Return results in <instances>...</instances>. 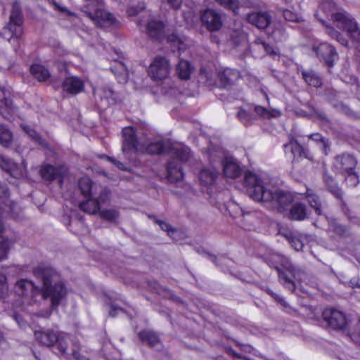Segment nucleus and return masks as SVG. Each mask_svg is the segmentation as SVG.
<instances>
[{"label": "nucleus", "instance_id": "obj_26", "mask_svg": "<svg viewBox=\"0 0 360 360\" xmlns=\"http://www.w3.org/2000/svg\"><path fill=\"white\" fill-rule=\"evenodd\" d=\"M323 179L328 191L338 199L342 200L343 195L342 191L333 176L325 173L323 176Z\"/></svg>", "mask_w": 360, "mask_h": 360}, {"label": "nucleus", "instance_id": "obj_51", "mask_svg": "<svg viewBox=\"0 0 360 360\" xmlns=\"http://www.w3.org/2000/svg\"><path fill=\"white\" fill-rule=\"evenodd\" d=\"M350 338L355 343L360 345V318L351 332Z\"/></svg>", "mask_w": 360, "mask_h": 360}, {"label": "nucleus", "instance_id": "obj_40", "mask_svg": "<svg viewBox=\"0 0 360 360\" xmlns=\"http://www.w3.org/2000/svg\"><path fill=\"white\" fill-rule=\"evenodd\" d=\"M321 8L326 13L332 12L331 18L333 20V22L336 24L337 26H338L337 22H335V20L333 18V15L334 14H336L338 13H347L352 18H353L347 12H346L345 11L341 10V11H338L335 12L334 11L336 8V5L332 0H323V1L321 4Z\"/></svg>", "mask_w": 360, "mask_h": 360}, {"label": "nucleus", "instance_id": "obj_61", "mask_svg": "<svg viewBox=\"0 0 360 360\" xmlns=\"http://www.w3.org/2000/svg\"><path fill=\"white\" fill-rule=\"evenodd\" d=\"M169 4H170L174 9L180 8L182 0H167Z\"/></svg>", "mask_w": 360, "mask_h": 360}, {"label": "nucleus", "instance_id": "obj_10", "mask_svg": "<svg viewBox=\"0 0 360 360\" xmlns=\"http://www.w3.org/2000/svg\"><path fill=\"white\" fill-rule=\"evenodd\" d=\"M333 18L337 22L338 27L346 30L350 37L359 44V49H360V28L354 19L344 13L334 14Z\"/></svg>", "mask_w": 360, "mask_h": 360}, {"label": "nucleus", "instance_id": "obj_32", "mask_svg": "<svg viewBox=\"0 0 360 360\" xmlns=\"http://www.w3.org/2000/svg\"><path fill=\"white\" fill-rule=\"evenodd\" d=\"M0 167L14 178L18 177V166L11 159L0 155Z\"/></svg>", "mask_w": 360, "mask_h": 360}, {"label": "nucleus", "instance_id": "obj_60", "mask_svg": "<svg viewBox=\"0 0 360 360\" xmlns=\"http://www.w3.org/2000/svg\"><path fill=\"white\" fill-rule=\"evenodd\" d=\"M48 1L50 4L54 6L56 9L63 13L68 12L65 8L60 6L55 0H48Z\"/></svg>", "mask_w": 360, "mask_h": 360}, {"label": "nucleus", "instance_id": "obj_4", "mask_svg": "<svg viewBox=\"0 0 360 360\" xmlns=\"http://www.w3.org/2000/svg\"><path fill=\"white\" fill-rule=\"evenodd\" d=\"M85 15L97 25L117 26L120 22L112 13L103 9L102 0H86Z\"/></svg>", "mask_w": 360, "mask_h": 360}, {"label": "nucleus", "instance_id": "obj_9", "mask_svg": "<svg viewBox=\"0 0 360 360\" xmlns=\"http://www.w3.org/2000/svg\"><path fill=\"white\" fill-rule=\"evenodd\" d=\"M199 15L202 25L209 32H217L222 27V15L217 10L213 8L201 10Z\"/></svg>", "mask_w": 360, "mask_h": 360}, {"label": "nucleus", "instance_id": "obj_17", "mask_svg": "<svg viewBox=\"0 0 360 360\" xmlns=\"http://www.w3.org/2000/svg\"><path fill=\"white\" fill-rule=\"evenodd\" d=\"M41 176L43 179L53 181L54 179L62 180L63 176L67 173V169L62 165L53 166L45 165L40 169Z\"/></svg>", "mask_w": 360, "mask_h": 360}, {"label": "nucleus", "instance_id": "obj_48", "mask_svg": "<svg viewBox=\"0 0 360 360\" xmlns=\"http://www.w3.org/2000/svg\"><path fill=\"white\" fill-rule=\"evenodd\" d=\"M221 6L226 9L231 10L235 14H237L238 9V3L234 0H214Z\"/></svg>", "mask_w": 360, "mask_h": 360}, {"label": "nucleus", "instance_id": "obj_12", "mask_svg": "<svg viewBox=\"0 0 360 360\" xmlns=\"http://www.w3.org/2000/svg\"><path fill=\"white\" fill-rule=\"evenodd\" d=\"M122 146L123 153L138 152L143 150L144 146L138 141L136 133L131 127H124L122 129Z\"/></svg>", "mask_w": 360, "mask_h": 360}, {"label": "nucleus", "instance_id": "obj_29", "mask_svg": "<svg viewBox=\"0 0 360 360\" xmlns=\"http://www.w3.org/2000/svg\"><path fill=\"white\" fill-rule=\"evenodd\" d=\"M139 337L141 342L147 344L151 347L158 346L160 344L158 335L155 332L150 330H144L139 332Z\"/></svg>", "mask_w": 360, "mask_h": 360}, {"label": "nucleus", "instance_id": "obj_11", "mask_svg": "<svg viewBox=\"0 0 360 360\" xmlns=\"http://www.w3.org/2000/svg\"><path fill=\"white\" fill-rule=\"evenodd\" d=\"M322 317L328 326L335 330H343L349 323L345 313L335 308L325 309L322 313Z\"/></svg>", "mask_w": 360, "mask_h": 360}, {"label": "nucleus", "instance_id": "obj_50", "mask_svg": "<svg viewBox=\"0 0 360 360\" xmlns=\"http://www.w3.org/2000/svg\"><path fill=\"white\" fill-rule=\"evenodd\" d=\"M347 176L345 177L346 183L349 186L354 187L359 183L358 175L353 171L345 172Z\"/></svg>", "mask_w": 360, "mask_h": 360}, {"label": "nucleus", "instance_id": "obj_19", "mask_svg": "<svg viewBox=\"0 0 360 360\" xmlns=\"http://www.w3.org/2000/svg\"><path fill=\"white\" fill-rule=\"evenodd\" d=\"M248 21L259 29L266 28L271 22V16L269 12L259 11L255 12L248 15Z\"/></svg>", "mask_w": 360, "mask_h": 360}, {"label": "nucleus", "instance_id": "obj_36", "mask_svg": "<svg viewBox=\"0 0 360 360\" xmlns=\"http://www.w3.org/2000/svg\"><path fill=\"white\" fill-rule=\"evenodd\" d=\"M30 71L32 75L39 82L46 81L50 77L49 70L40 64L32 65Z\"/></svg>", "mask_w": 360, "mask_h": 360}, {"label": "nucleus", "instance_id": "obj_57", "mask_svg": "<svg viewBox=\"0 0 360 360\" xmlns=\"http://www.w3.org/2000/svg\"><path fill=\"white\" fill-rule=\"evenodd\" d=\"M13 318L16 321L20 327L25 328L27 325V322L22 319V317L20 314H14Z\"/></svg>", "mask_w": 360, "mask_h": 360}, {"label": "nucleus", "instance_id": "obj_49", "mask_svg": "<svg viewBox=\"0 0 360 360\" xmlns=\"http://www.w3.org/2000/svg\"><path fill=\"white\" fill-rule=\"evenodd\" d=\"M237 117L245 125L250 124L254 120L252 115L242 108L237 112Z\"/></svg>", "mask_w": 360, "mask_h": 360}, {"label": "nucleus", "instance_id": "obj_1", "mask_svg": "<svg viewBox=\"0 0 360 360\" xmlns=\"http://www.w3.org/2000/svg\"><path fill=\"white\" fill-rule=\"evenodd\" d=\"M244 184L248 195L252 200L262 202L266 207L280 213L285 212L293 201V196L290 193L269 189L266 181L251 172L245 173Z\"/></svg>", "mask_w": 360, "mask_h": 360}, {"label": "nucleus", "instance_id": "obj_63", "mask_svg": "<svg viewBox=\"0 0 360 360\" xmlns=\"http://www.w3.org/2000/svg\"><path fill=\"white\" fill-rule=\"evenodd\" d=\"M228 352H229V354H231L234 357H236V358H238V359H244V360H250L248 357L244 356L237 353L236 352H235L231 348L228 349Z\"/></svg>", "mask_w": 360, "mask_h": 360}, {"label": "nucleus", "instance_id": "obj_42", "mask_svg": "<svg viewBox=\"0 0 360 360\" xmlns=\"http://www.w3.org/2000/svg\"><path fill=\"white\" fill-rule=\"evenodd\" d=\"M12 141V133L4 124H0V143L7 147Z\"/></svg>", "mask_w": 360, "mask_h": 360}, {"label": "nucleus", "instance_id": "obj_28", "mask_svg": "<svg viewBox=\"0 0 360 360\" xmlns=\"http://www.w3.org/2000/svg\"><path fill=\"white\" fill-rule=\"evenodd\" d=\"M142 144L144 146L143 149H146L148 153L151 154H159L166 151L167 148H171L169 147L168 141L162 140L156 141L148 144Z\"/></svg>", "mask_w": 360, "mask_h": 360}, {"label": "nucleus", "instance_id": "obj_20", "mask_svg": "<svg viewBox=\"0 0 360 360\" xmlns=\"http://www.w3.org/2000/svg\"><path fill=\"white\" fill-rule=\"evenodd\" d=\"M114 91L108 86L98 87L94 89L96 101H100L103 107L114 103Z\"/></svg>", "mask_w": 360, "mask_h": 360}, {"label": "nucleus", "instance_id": "obj_23", "mask_svg": "<svg viewBox=\"0 0 360 360\" xmlns=\"http://www.w3.org/2000/svg\"><path fill=\"white\" fill-rule=\"evenodd\" d=\"M146 29L151 38L160 39L164 36V25L161 21L150 20L147 22Z\"/></svg>", "mask_w": 360, "mask_h": 360}, {"label": "nucleus", "instance_id": "obj_2", "mask_svg": "<svg viewBox=\"0 0 360 360\" xmlns=\"http://www.w3.org/2000/svg\"><path fill=\"white\" fill-rule=\"evenodd\" d=\"M33 272L42 281V297L50 300L52 310L56 309L68 294L67 287L60 279V274L46 265L38 266Z\"/></svg>", "mask_w": 360, "mask_h": 360}, {"label": "nucleus", "instance_id": "obj_62", "mask_svg": "<svg viewBox=\"0 0 360 360\" xmlns=\"http://www.w3.org/2000/svg\"><path fill=\"white\" fill-rule=\"evenodd\" d=\"M117 311H122V309L120 307H117L115 304H111L109 315L114 317L116 316Z\"/></svg>", "mask_w": 360, "mask_h": 360}, {"label": "nucleus", "instance_id": "obj_35", "mask_svg": "<svg viewBox=\"0 0 360 360\" xmlns=\"http://www.w3.org/2000/svg\"><path fill=\"white\" fill-rule=\"evenodd\" d=\"M255 112L264 119L276 118L281 115V111L276 108H266L260 105L255 107Z\"/></svg>", "mask_w": 360, "mask_h": 360}, {"label": "nucleus", "instance_id": "obj_47", "mask_svg": "<svg viewBox=\"0 0 360 360\" xmlns=\"http://www.w3.org/2000/svg\"><path fill=\"white\" fill-rule=\"evenodd\" d=\"M13 243V240L8 238H4L0 241V260L6 258L7 253Z\"/></svg>", "mask_w": 360, "mask_h": 360}, {"label": "nucleus", "instance_id": "obj_7", "mask_svg": "<svg viewBox=\"0 0 360 360\" xmlns=\"http://www.w3.org/2000/svg\"><path fill=\"white\" fill-rule=\"evenodd\" d=\"M34 338L41 345L52 347L57 343L58 348L61 353H67L66 347L63 346L64 338L60 337V332L53 330H38L34 332Z\"/></svg>", "mask_w": 360, "mask_h": 360}, {"label": "nucleus", "instance_id": "obj_55", "mask_svg": "<svg viewBox=\"0 0 360 360\" xmlns=\"http://www.w3.org/2000/svg\"><path fill=\"white\" fill-rule=\"evenodd\" d=\"M283 15L284 18L288 21L297 22L298 20V15L290 10H284Z\"/></svg>", "mask_w": 360, "mask_h": 360}, {"label": "nucleus", "instance_id": "obj_56", "mask_svg": "<svg viewBox=\"0 0 360 360\" xmlns=\"http://www.w3.org/2000/svg\"><path fill=\"white\" fill-rule=\"evenodd\" d=\"M269 293L275 299L276 301H277L283 307H287L288 306L285 300L279 295L274 293L271 290H269Z\"/></svg>", "mask_w": 360, "mask_h": 360}, {"label": "nucleus", "instance_id": "obj_58", "mask_svg": "<svg viewBox=\"0 0 360 360\" xmlns=\"http://www.w3.org/2000/svg\"><path fill=\"white\" fill-rule=\"evenodd\" d=\"M106 158L112 162L115 165H116L117 167V168L122 169V170H126V167L124 165L123 163H122L120 161H117L115 159L112 158H110V157H108V156H105Z\"/></svg>", "mask_w": 360, "mask_h": 360}, {"label": "nucleus", "instance_id": "obj_5", "mask_svg": "<svg viewBox=\"0 0 360 360\" xmlns=\"http://www.w3.org/2000/svg\"><path fill=\"white\" fill-rule=\"evenodd\" d=\"M23 33L22 15L20 5L15 2L12 6L9 22L4 28V37L8 41L14 37L20 38Z\"/></svg>", "mask_w": 360, "mask_h": 360}, {"label": "nucleus", "instance_id": "obj_22", "mask_svg": "<svg viewBox=\"0 0 360 360\" xmlns=\"http://www.w3.org/2000/svg\"><path fill=\"white\" fill-rule=\"evenodd\" d=\"M86 198V200L82 201L79 204V207L80 210L90 214L96 213L100 210L101 205L105 202L100 201L98 195Z\"/></svg>", "mask_w": 360, "mask_h": 360}, {"label": "nucleus", "instance_id": "obj_33", "mask_svg": "<svg viewBox=\"0 0 360 360\" xmlns=\"http://www.w3.org/2000/svg\"><path fill=\"white\" fill-rule=\"evenodd\" d=\"M307 208L303 203L295 204L288 213V217L290 219L301 221L306 218Z\"/></svg>", "mask_w": 360, "mask_h": 360}, {"label": "nucleus", "instance_id": "obj_59", "mask_svg": "<svg viewBox=\"0 0 360 360\" xmlns=\"http://www.w3.org/2000/svg\"><path fill=\"white\" fill-rule=\"evenodd\" d=\"M263 48L266 51V52L270 55L277 54V51L275 50L272 46L269 45L267 43H265V44H264Z\"/></svg>", "mask_w": 360, "mask_h": 360}, {"label": "nucleus", "instance_id": "obj_30", "mask_svg": "<svg viewBox=\"0 0 360 360\" xmlns=\"http://www.w3.org/2000/svg\"><path fill=\"white\" fill-rule=\"evenodd\" d=\"M280 265L283 267L290 274L291 278L295 282L300 280V275L303 274L300 269H297L291 262V261L286 257L281 255V259L280 260Z\"/></svg>", "mask_w": 360, "mask_h": 360}, {"label": "nucleus", "instance_id": "obj_6", "mask_svg": "<svg viewBox=\"0 0 360 360\" xmlns=\"http://www.w3.org/2000/svg\"><path fill=\"white\" fill-rule=\"evenodd\" d=\"M78 186L84 198L98 195L99 200L107 202L110 198V190L94 182L88 177L84 176L78 181Z\"/></svg>", "mask_w": 360, "mask_h": 360}, {"label": "nucleus", "instance_id": "obj_34", "mask_svg": "<svg viewBox=\"0 0 360 360\" xmlns=\"http://www.w3.org/2000/svg\"><path fill=\"white\" fill-rule=\"evenodd\" d=\"M193 70V67L188 60L180 59L176 68L178 77L181 79H188Z\"/></svg>", "mask_w": 360, "mask_h": 360}, {"label": "nucleus", "instance_id": "obj_44", "mask_svg": "<svg viewBox=\"0 0 360 360\" xmlns=\"http://www.w3.org/2000/svg\"><path fill=\"white\" fill-rule=\"evenodd\" d=\"M326 28V33L333 39L337 40L340 44L347 46V39L345 38L339 32L335 30L333 27L325 25Z\"/></svg>", "mask_w": 360, "mask_h": 360}, {"label": "nucleus", "instance_id": "obj_14", "mask_svg": "<svg viewBox=\"0 0 360 360\" xmlns=\"http://www.w3.org/2000/svg\"><path fill=\"white\" fill-rule=\"evenodd\" d=\"M61 88L63 96H75L84 91V83L78 77L70 76L64 79Z\"/></svg>", "mask_w": 360, "mask_h": 360}, {"label": "nucleus", "instance_id": "obj_15", "mask_svg": "<svg viewBox=\"0 0 360 360\" xmlns=\"http://www.w3.org/2000/svg\"><path fill=\"white\" fill-rule=\"evenodd\" d=\"M312 49L316 56L329 67L333 66L335 60L338 58L335 49L328 43H321L316 46H313Z\"/></svg>", "mask_w": 360, "mask_h": 360}, {"label": "nucleus", "instance_id": "obj_18", "mask_svg": "<svg viewBox=\"0 0 360 360\" xmlns=\"http://www.w3.org/2000/svg\"><path fill=\"white\" fill-rule=\"evenodd\" d=\"M221 164L224 174L228 178L236 179L242 173L239 162L232 156L224 158Z\"/></svg>", "mask_w": 360, "mask_h": 360}, {"label": "nucleus", "instance_id": "obj_24", "mask_svg": "<svg viewBox=\"0 0 360 360\" xmlns=\"http://www.w3.org/2000/svg\"><path fill=\"white\" fill-rule=\"evenodd\" d=\"M240 77L239 72L235 69L225 68L219 75V79L221 84L226 87V86L233 84Z\"/></svg>", "mask_w": 360, "mask_h": 360}, {"label": "nucleus", "instance_id": "obj_64", "mask_svg": "<svg viewBox=\"0 0 360 360\" xmlns=\"http://www.w3.org/2000/svg\"><path fill=\"white\" fill-rule=\"evenodd\" d=\"M139 11H140L139 9L134 8V7H131L128 9L127 13L129 15L133 16V15H138Z\"/></svg>", "mask_w": 360, "mask_h": 360}, {"label": "nucleus", "instance_id": "obj_52", "mask_svg": "<svg viewBox=\"0 0 360 360\" xmlns=\"http://www.w3.org/2000/svg\"><path fill=\"white\" fill-rule=\"evenodd\" d=\"M8 291L7 278L0 273V298L4 297Z\"/></svg>", "mask_w": 360, "mask_h": 360}, {"label": "nucleus", "instance_id": "obj_46", "mask_svg": "<svg viewBox=\"0 0 360 360\" xmlns=\"http://www.w3.org/2000/svg\"><path fill=\"white\" fill-rule=\"evenodd\" d=\"M285 150L290 149L294 157L301 155V153L303 150L302 147L297 142V141L292 139L288 143L284 145Z\"/></svg>", "mask_w": 360, "mask_h": 360}, {"label": "nucleus", "instance_id": "obj_8", "mask_svg": "<svg viewBox=\"0 0 360 360\" xmlns=\"http://www.w3.org/2000/svg\"><path fill=\"white\" fill-rule=\"evenodd\" d=\"M170 64L167 58L157 56L148 68V75L153 80L161 82L167 78L170 73Z\"/></svg>", "mask_w": 360, "mask_h": 360}, {"label": "nucleus", "instance_id": "obj_43", "mask_svg": "<svg viewBox=\"0 0 360 360\" xmlns=\"http://www.w3.org/2000/svg\"><path fill=\"white\" fill-rule=\"evenodd\" d=\"M21 127L23 129V131L25 132H26L31 139L36 141L41 146H47V143L46 142V141L44 140L41 137V136L34 129H32L30 126L25 125V124H22Z\"/></svg>", "mask_w": 360, "mask_h": 360}, {"label": "nucleus", "instance_id": "obj_37", "mask_svg": "<svg viewBox=\"0 0 360 360\" xmlns=\"http://www.w3.org/2000/svg\"><path fill=\"white\" fill-rule=\"evenodd\" d=\"M33 289V283L27 280L19 281L15 284V290L17 293L22 297L27 296L28 292H32Z\"/></svg>", "mask_w": 360, "mask_h": 360}, {"label": "nucleus", "instance_id": "obj_21", "mask_svg": "<svg viewBox=\"0 0 360 360\" xmlns=\"http://www.w3.org/2000/svg\"><path fill=\"white\" fill-rule=\"evenodd\" d=\"M0 91V115L9 120L17 112L18 109L13 105L11 99L5 97L4 91L3 90Z\"/></svg>", "mask_w": 360, "mask_h": 360}, {"label": "nucleus", "instance_id": "obj_41", "mask_svg": "<svg viewBox=\"0 0 360 360\" xmlns=\"http://www.w3.org/2000/svg\"><path fill=\"white\" fill-rule=\"evenodd\" d=\"M309 138L320 146L321 150L326 155L329 148L330 143L325 139L319 133H314L309 136Z\"/></svg>", "mask_w": 360, "mask_h": 360}, {"label": "nucleus", "instance_id": "obj_27", "mask_svg": "<svg viewBox=\"0 0 360 360\" xmlns=\"http://www.w3.org/2000/svg\"><path fill=\"white\" fill-rule=\"evenodd\" d=\"M219 175V172L214 167L202 169L199 174V180L205 185L214 184Z\"/></svg>", "mask_w": 360, "mask_h": 360}, {"label": "nucleus", "instance_id": "obj_16", "mask_svg": "<svg viewBox=\"0 0 360 360\" xmlns=\"http://www.w3.org/2000/svg\"><path fill=\"white\" fill-rule=\"evenodd\" d=\"M355 158L349 153H342L335 157L333 165L340 172L353 171L356 165Z\"/></svg>", "mask_w": 360, "mask_h": 360}, {"label": "nucleus", "instance_id": "obj_45", "mask_svg": "<svg viewBox=\"0 0 360 360\" xmlns=\"http://www.w3.org/2000/svg\"><path fill=\"white\" fill-rule=\"evenodd\" d=\"M100 217L108 221H114L118 217L119 212L115 209H105L99 212Z\"/></svg>", "mask_w": 360, "mask_h": 360}, {"label": "nucleus", "instance_id": "obj_25", "mask_svg": "<svg viewBox=\"0 0 360 360\" xmlns=\"http://www.w3.org/2000/svg\"><path fill=\"white\" fill-rule=\"evenodd\" d=\"M305 198L316 213L321 215L322 214V204L319 196L315 191L313 189L307 188L305 192Z\"/></svg>", "mask_w": 360, "mask_h": 360}, {"label": "nucleus", "instance_id": "obj_38", "mask_svg": "<svg viewBox=\"0 0 360 360\" xmlns=\"http://www.w3.org/2000/svg\"><path fill=\"white\" fill-rule=\"evenodd\" d=\"M207 155L210 162H214L223 158L224 151L219 146H210L207 151Z\"/></svg>", "mask_w": 360, "mask_h": 360}, {"label": "nucleus", "instance_id": "obj_31", "mask_svg": "<svg viewBox=\"0 0 360 360\" xmlns=\"http://www.w3.org/2000/svg\"><path fill=\"white\" fill-rule=\"evenodd\" d=\"M302 76L305 82L309 86L318 88L322 85V79L319 74L314 70H303L302 72Z\"/></svg>", "mask_w": 360, "mask_h": 360}, {"label": "nucleus", "instance_id": "obj_13", "mask_svg": "<svg viewBox=\"0 0 360 360\" xmlns=\"http://www.w3.org/2000/svg\"><path fill=\"white\" fill-rule=\"evenodd\" d=\"M281 259V254L274 253L267 257L265 260L269 266L274 267L276 269L278 274L279 281L284 285V287L288 289L290 291L293 292L296 288V283L291 278V277L288 276L285 272L282 271L281 269L278 267Z\"/></svg>", "mask_w": 360, "mask_h": 360}, {"label": "nucleus", "instance_id": "obj_53", "mask_svg": "<svg viewBox=\"0 0 360 360\" xmlns=\"http://www.w3.org/2000/svg\"><path fill=\"white\" fill-rule=\"evenodd\" d=\"M155 222L160 226L162 230L167 231L168 233V235L172 236L175 232V230L172 228L169 224L165 221L155 219Z\"/></svg>", "mask_w": 360, "mask_h": 360}, {"label": "nucleus", "instance_id": "obj_3", "mask_svg": "<svg viewBox=\"0 0 360 360\" xmlns=\"http://www.w3.org/2000/svg\"><path fill=\"white\" fill-rule=\"evenodd\" d=\"M169 155V160L166 166L167 176L169 182L176 183L184 178L181 164L189 160L191 151L188 146L178 144L171 146Z\"/></svg>", "mask_w": 360, "mask_h": 360}, {"label": "nucleus", "instance_id": "obj_39", "mask_svg": "<svg viewBox=\"0 0 360 360\" xmlns=\"http://www.w3.org/2000/svg\"><path fill=\"white\" fill-rule=\"evenodd\" d=\"M110 70L119 82L125 83L127 81V72L123 63H118L116 67L111 68Z\"/></svg>", "mask_w": 360, "mask_h": 360}, {"label": "nucleus", "instance_id": "obj_54", "mask_svg": "<svg viewBox=\"0 0 360 360\" xmlns=\"http://www.w3.org/2000/svg\"><path fill=\"white\" fill-rule=\"evenodd\" d=\"M290 243L292 247L296 250L300 251L302 249L304 244L300 238L296 236L290 238Z\"/></svg>", "mask_w": 360, "mask_h": 360}]
</instances>
